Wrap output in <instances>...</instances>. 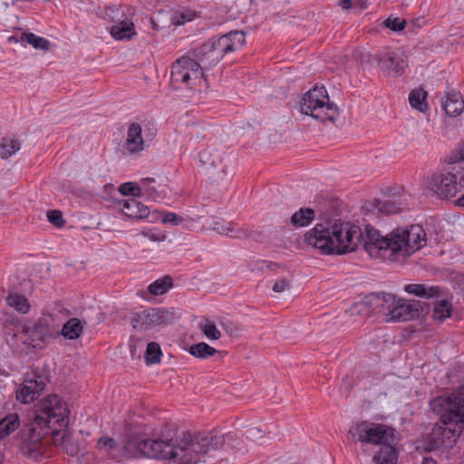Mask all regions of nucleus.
Masks as SVG:
<instances>
[{
  "label": "nucleus",
  "mask_w": 464,
  "mask_h": 464,
  "mask_svg": "<svg viewBox=\"0 0 464 464\" xmlns=\"http://www.w3.org/2000/svg\"><path fill=\"white\" fill-rule=\"evenodd\" d=\"M277 267H278V265L274 262L266 261V260H257L254 264L253 270L264 272L265 270L270 269V270L274 271Z\"/></svg>",
  "instance_id": "nucleus-48"
},
{
  "label": "nucleus",
  "mask_w": 464,
  "mask_h": 464,
  "mask_svg": "<svg viewBox=\"0 0 464 464\" xmlns=\"http://www.w3.org/2000/svg\"><path fill=\"white\" fill-rule=\"evenodd\" d=\"M180 17V20L179 21V24H184L186 23L187 21H190L191 19L189 17H188L186 14H180L179 15Z\"/></svg>",
  "instance_id": "nucleus-55"
},
{
  "label": "nucleus",
  "mask_w": 464,
  "mask_h": 464,
  "mask_svg": "<svg viewBox=\"0 0 464 464\" xmlns=\"http://www.w3.org/2000/svg\"><path fill=\"white\" fill-rule=\"evenodd\" d=\"M452 169L457 179V187H459L458 190L460 192L464 188V168H459L457 169L456 167H452Z\"/></svg>",
  "instance_id": "nucleus-50"
},
{
  "label": "nucleus",
  "mask_w": 464,
  "mask_h": 464,
  "mask_svg": "<svg viewBox=\"0 0 464 464\" xmlns=\"http://www.w3.org/2000/svg\"><path fill=\"white\" fill-rule=\"evenodd\" d=\"M97 447L99 448V450H106L112 454V451L117 449L118 444L116 440L112 438L101 437L98 440Z\"/></svg>",
  "instance_id": "nucleus-45"
},
{
  "label": "nucleus",
  "mask_w": 464,
  "mask_h": 464,
  "mask_svg": "<svg viewBox=\"0 0 464 464\" xmlns=\"http://www.w3.org/2000/svg\"><path fill=\"white\" fill-rule=\"evenodd\" d=\"M191 58L200 63L203 72L205 70H210L220 62L217 57L215 51H213L212 46H210L208 42L202 44L197 48H194L191 52Z\"/></svg>",
  "instance_id": "nucleus-18"
},
{
  "label": "nucleus",
  "mask_w": 464,
  "mask_h": 464,
  "mask_svg": "<svg viewBox=\"0 0 464 464\" xmlns=\"http://www.w3.org/2000/svg\"><path fill=\"white\" fill-rule=\"evenodd\" d=\"M456 204L459 207H464V194L456 200Z\"/></svg>",
  "instance_id": "nucleus-57"
},
{
  "label": "nucleus",
  "mask_w": 464,
  "mask_h": 464,
  "mask_svg": "<svg viewBox=\"0 0 464 464\" xmlns=\"http://www.w3.org/2000/svg\"><path fill=\"white\" fill-rule=\"evenodd\" d=\"M6 303L22 314H26L30 309L28 300L24 295L16 293L9 294L6 297Z\"/></svg>",
  "instance_id": "nucleus-38"
},
{
  "label": "nucleus",
  "mask_w": 464,
  "mask_h": 464,
  "mask_svg": "<svg viewBox=\"0 0 464 464\" xmlns=\"http://www.w3.org/2000/svg\"><path fill=\"white\" fill-rule=\"evenodd\" d=\"M211 229L220 235H226L234 238H245L248 237V233L242 227H237L234 222H227L225 220H216L211 225Z\"/></svg>",
  "instance_id": "nucleus-23"
},
{
  "label": "nucleus",
  "mask_w": 464,
  "mask_h": 464,
  "mask_svg": "<svg viewBox=\"0 0 464 464\" xmlns=\"http://www.w3.org/2000/svg\"><path fill=\"white\" fill-rule=\"evenodd\" d=\"M428 92L423 88L413 89L409 94L411 106L420 111L425 112L428 110L427 102Z\"/></svg>",
  "instance_id": "nucleus-30"
},
{
  "label": "nucleus",
  "mask_w": 464,
  "mask_h": 464,
  "mask_svg": "<svg viewBox=\"0 0 464 464\" xmlns=\"http://www.w3.org/2000/svg\"><path fill=\"white\" fill-rule=\"evenodd\" d=\"M125 148L130 154L140 153L144 149V140L142 138V130L139 123L133 122L128 128Z\"/></svg>",
  "instance_id": "nucleus-20"
},
{
  "label": "nucleus",
  "mask_w": 464,
  "mask_h": 464,
  "mask_svg": "<svg viewBox=\"0 0 464 464\" xmlns=\"http://www.w3.org/2000/svg\"><path fill=\"white\" fill-rule=\"evenodd\" d=\"M225 442L222 435L167 430L157 439H144L138 434L128 436L123 444L124 455L129 458L148 457L171 459L175 464H198L204 461L209 450H216Z\"/></svg>",
  "instance_id": "nucleus-1"
},
{
  "label": "nucleus",
  "mask_w": 464,
  "mask_h": 464,
  "mask_svg": "<svg viewBox=\"0 0 464 464\" xmlns=\"http://www.w3.org/2000/svg\"><path fill=\"white\" fill-rule=\"evenodd\" d=\"M408 207L406 195L400 192L390 194L388 198L383 201L374 198L366 206L369 211L385 216L400 213L407 209Z\"/></svg>",
  "instance_id": "nucleus-16"
},
{
  "label": "nucleus",
  "mask_w": 464,
  "mask_h": 464,
  "mask_svg": "<svg viewBox=\"0 0 464 464\" xmlns=\"http://www.w3.org/2000/svg\"><path fill=\"white\" fill-rule=\"evenodd\" d=\"M441 105L447 115L456 117L464 110V100L459 92L450 91L441 101Z\"/></svg>",
  "instance_id": "nucleus-21"
},
{
  "label": "nucleus",
  "mask_w": 464,
  "mask_h": 464,
  "mask_svg": "<svg viewBox=\"0 0 464 464\" xmlns=\"http://www.w3.org/2000/svg\"><path fill=\"white\" fill-rule=\"evenodd\" d=\"M406 21L404 19H401L398 17H389L384 22L383 24L385 27L394 31V32H400L403 30L406 26Z\"/></svg>",
  "instance_id": "nucleus-44"
},
{
  "label": "nucleus",
  "mask_w": 464,
  "mask_h": 464,
  "mask_svg": "<svg viewBox=\"0 0 464 464\" xmlns=\"http://www.w3.org/2000/svg\"><path fill=\"white\" fill-rule=\"evenodd\" d=\"M85 324V320L70 318L63 324L62 329L58 330V335H63L67 340H76L82 334Z\"/></svg>",
  "instance_id": "nucleus-24"
},
{
  "label": "nucleus",
  "mask_w": 464,
  "mask_h": 464,
  "mask_svg": "<svg viewBox=\"0 0 464 464\" xmlns=\"http://www.w3.org/2000/svg\"><path fill=\"white\" fill-rule=\"evenodd\" d=\"M256 432L259 433L260 432V430L256 429V428H251L247 430V433L250 435V436H256Z\"/></svg>",
  "instance_id": "nucleus-56"
},
{
  "label": "nucleus",
  "mask_w": 464,
  "mask_h": 464,
  "mask_svg": "<svg viewBox=\"0 0 464 464\" xmlns=\"http://www.w3.org/2000/svg\"><path fill=\"white\" fill-rule=\"evenodd\" d=\"M20 426L19 416L15 413L9 414L0 420V440L10 435Z\"/></svg>",
  "instance_id": "nucleus-32"
},
{
  "label": "nucleus",
  "mask_w": 464,
  "mask_h": 464,
  "mask_svg": "<svg viewBox=\"0 0 464 464\" xmlns=\"http://www.w3.org/2000/svg\"><path fill=\"white\" fill-rule=\"evenodd\" d=\"M314 210L310 208H301L291 217V224L295 227L308 226L314 219Z\"/></svg>",
  "instance_id": "nucleus-31"
},
{
  "label": "nucleus",
  "mask_w": 464,
  "mask_h": 464,
  "mask_svg": "<svg viewBox=\"0 0 464 464\" xmlns=\"http://www.w3.org/2000/svg\"><path fill=\"white\" fill-rule=\"evenodd\" d=\"M21 41L31 44L34 49L47 51L50 48L51 43L49 40L38 36L30 32H24L21 34Z\"/></svg>",
  "instance_id": "nucleus-36"
},
{
  "label": "nucleus",
  "mask_w": 464,
  "mask_h": 464,
  "mask_svg": "<svg viewBox=\"0 0 464 464\" xmlns=\"http://www.w3.org/2000/svg\"><path fill=\"white\" fill-rule=\"evenodd\" d=\"M368 6H369V4L365 0H353L352 10L354 13H360L362 10L366 9Z\"/></svg>",
  "instance_id": "nucleus-52"
},
{
  "label": "nucleus",
  "mask_w": 464,
  "mask_h": 464,
  "mask_svg": "<svg viewBox=\"0 0 464 464\" xmlns=\"http://www.w3.org/2000/svg\"><path fill=\"white\" fill-rule=\"evenodd\" d=\"M430 405L441 421L430 433V444L436 449L451 446L464 428V382L450 396L435 397Z\"/></svg>",
  "instance_id": "nucleus-3"
},
{
  "label": "nucleus",
  "mask_w": 464,
  "mask_h": 464,
  "mask_svg": "<svg viewBox=\"0 0 464 464\" xmlns=\"http://www.w3.org/2000/svg\"><path fill=\"white\" fill-rule=\"evenodd\" d=\"M395 444H387L381 448V450L372 457V461L375 464H396L397 452L394 448Z\"/></svg>",
  "instance_id": "nucleus-29"
},
{
  "label": "nucleus",
  "mask_w": 464,
  "mask_h": 464,
  "mask_svg": "<svg viewBox=\"0 0 464 464\" xmlns=\"http://www.w3.org/2000/svg\"><path fill=\"white\" fill-rule=\"evenodd\" d=\"M394 301L387 304V322H406L429 312L427 305L420 301L397 299L395 295Z\"/></svg>",
  "instance_id": "nucleus-11"
},
{
  "label": "nucleus",
  "mask_w": 464,
  "mask_h": 464,
  "mask_svg": "<svg viewBox=\"0 0 464 464\" xmlns=\"http://www.w3.org/2000/svg\"><path fill=\"white\" fill-rule=\"evenodd\" d=\"M209 182L216 186H227L231 180V174L227 171V166L222 162L216 167L208 168L202 171Z\"/></svg>",
  "instance_id": "nucleus-22"
},
{
  "label": "nucleus",
  "mask_w": 464,
  "mask_h": 464,
  "mask_svg": "<svg viewBox=\"0 0 464 464\" xmlns=\"http://www.w3.org/2000/svg\"><path fill=\"white\" fill-rule=\"evenodd\" d=\"M217 353L214 347L206 343H198L189 347V353L197 358L207 359Z\"/></svg>",
  "instance_id": "nucleus-39"
},
{
  "label": "nucleus",
  "mask_w": 464,
  "mask_h": 464,
  "mask_svg": "<svg viewBox=\"0 0 464 464\" xmlns=\"http://www.w3.org/2000/svg\"><path fill=\"white\" fill-rule=\"evenodd\" d=\"M21 143L18 140L12 137H4L0 143V155L3 159H8L18 151Z\"/></svg>",
  "instance_id": "nucleus-34"
},
{
  "label": "nucleus",
  "mask_w": 464,
  "mask_h": 464,
  "mask_svg": "<svg viewBox=\"0 0 464 464\" xmlns=\"http://www.w3.org/2000/svg\"><path fill=\"white\" fill-rule=\"evenodd\" d=\"M204 334L210 340H218L221 334L214 323H207L203 328Z\"/></svg>",
  "instance_id": "nucleus-47"
},
{
  "label": "nucleus",
  "mask_w": 464,
  "mask_h": 464,
  "mask_svg": "<svg viewBox=\"0 0 464 464\" xmlns=\"http://www.w3.org/2000/svg\"><path fill=\"white\" fill-rule=\"evenodd\" d=\"M219 61L227 53L238 51L246 43V35L242 31H230L218 37H211L207 41Z\"/></svg>",
  "instance_id": "nucleus-14"
},
{
  "label": "nucleus",
  "mask_w": 464,
  "mask_h": 464,
  "mask_svg": "<svg viewBox=\"0 0 464 464\" xmlns=\"http://www.w3.org/2000/svg\"><path fill=\"white\" fill-rule=\"evenodd\" d=\"M119 191L124 196H140L141 188L134 182H125L119 188Z\"/></svg>",
  "instance_id": "nucleus-42"
},
{
  "label": "nucleus",
  "mask_w": 464,
  "mask_h": 464,
  "mask_svg": "<svg viewBox=\"0 0 464 464\" xmlns=\"http://www.w3.org/2000/svg\"><path fill=\"white\" fill-rule=\"evenodd\" d=\"M396 430L392 427L382 423L362 420L351 427L349 434L354 440L362 444L387 445L395 444Z\"/></svg>",
  "instance_id": "nucleus-8"
},
{
  "label": "nucleus",
  "mask_w": 464,
  "mask_h": 464,
  "mask_svg": "<svg viewBox=\"0 0 464 464\" xmlns=\"http://www.w3.org/2000/svg\"><path fill=\"white\" fill-rule=\"evenodd\" d=\"M338 5L343 10H352L353 7V0H339Z\"/></svg>",
  "instance_id": "nucleus-53"
},
{
  "label": "nucleus",
  "mask_w": 464,
  "mask_h": 464,
  "mask_svg": "<svg viewBox=\"0 0 464 464\" xmlns=\"http://www.w3.org/2000/svg\"><path fill=\"white\" fill-rule=\"evenodd\" d=\"M24 336L23 342L34 348L42 349L52 339L58 336V329L54 325L52 314H44L34 322L19 326L14 337Z\"/></svg>",
  "instance_id": "nucleus-6"
},
{
  "label": "nucleus",
  "mask_w": 464,
  "mask_h": 464,
  "mask_svg": "<svg viewBox=\"0 0 464 464\" xmlns=\"http://www.w3.org/2000/svg\"><path fill=\"white\" fill-rule=\"evenodd\" d=\"M201 65L189 55L178 58L171 66L170 83L175 89H195L204 78Z\"/></svg>",
  "instance_id": "nucleus-9"
},
{
  "label": "nucleus",
  "mask_w": 464,
  "mask_h": 464,
  "mask_svg": "<svg viewBox=\"0 0 464 464\" xmlns=\"http://www.w3.org/2000/svg\"><path fill=\"white\" fill-rule=\"evenodd\" d=\"M47 382L49 377L44 369L36 368L25 373L24 382L16 392V399L24 404L33 402L41 396Z\"/></svg>",
  "instance_id": "nucleus-12"
},
{
  "label": "nucleus",
  "mask_w": 464,
  "mask_h": 464,
  "mask_svg": "<svg viewBox=\"0 0 464 464\" xmlns=\"http://www.w3.org/2000/svg\"><path fill=\"white\" fill-rule=\"evenodd\" d=\"M394 295L388 293H371L364 297L363 303L372 306L373 310L385 312L388 303H394Z\"/></svg>",
  "instance_id": "nucleus-25"
},
{
  "label": "nucleus",
  "mask_w": 464,
  "mask_h": 464,
  "mask_svg": "<svg viewBox=\"0 0 464 464\" xmlns=\"http://www.w3.org/2000/svg\"><path fill=\"white\" fill-rule=\"evenodd\" d=\"M202 171L223 162L222 153L215 149H205L198 154Z\"/></svg>",
  "instance_id": "nucleus-28"
},
{
  "label": "nucleus",
  "mask_w": 464,
  "mask_h": 464,
  "mask_svg": "<svg viewBox=\"0 0 464 464\" xmlns=\"http://www.w3.org/2000/svg\"><path fill=\"white\" fill-rule=\"evenodd\" d=\"M46 432L38 431L34 425H24L16 435V446L19 452L34 462L41 461L47 456L49 440Z\"/></svg>",
  "instance_id": "nucleus-7"
},
{
  "label": "nucleus",
  "mask_w": 464,
  "mask_h": 464,
  "mask_svg": "<svg viewBox=\"0 0 464 464\" xmlns=\"http://www.w3.org/2000/svg\"><path fill=\"white\" fill-rule=\"evenodd\" d=\"M56 417V412L53 407L46 406L41 414H35L34 425L37 427L38 431L46 432V436L50 433L53 419Z\"/></svg>",
  "instance_id": "nucleus-26"
},
{
  "label": "nucleus",
  "mask_w": 464,
  "mask_h": 464,
  "mask_svg": "<svg viewBox=\"0 0 464 464\" xmlns=\"http://www.w3.org/2000/svg\"><path fill=\"white\" fill-rule=\"evenodd\" d=\"M123 215L130 219H143L149 217L150 208L134 198L120 201Z\"/></svg>",
  "instance_id": "nucleus-19"
},
{
  "label": "nucleus",
  "mask_w": 464,
  "mask_h": 464,
  "mask_svg": "<svg viewBox=\"0 0 464 464\" xmlns=\"http://www.w3.org/2000/svg\"><path fill=\"white\" fill-rule=\"evenodd\" d=\"M404 290L408 294L426 299L438 297L440 295L439 286H428L422 284H409L405 285Z\"/></svg>",
  "instance_id": "nucleus-27"
},
{
  "label": "nucleus",
  "mask_w": 464,
  "mask_h": 464,
  "mask_svg": "<svg viewBox=\"0 0 464 464\" xmlns=\"http://www.w3.org/2000/svg\"><path fill=\"white\" fill-rule=\"evenodd\" d=\"M69 424V419L67 416H60L56 413V417L53 419L52 426L50 430V434L53 437V442L56 443L59 440V435L61 431H65L64 429L67 428Z\"/></svg>",
  "instance_id": "nucleus-40"
},
{
  "label": "nucleus",
  "mask_w": 464,
  "mask_h": 464,
  "mask_svg": "<svg viewBox=\"0 0 464 464\" xmlns=\"http://www.w3.org/2000/svg\"><path fill=\"white\" fill-rule=\"evenodd\" d=\"M426 243V233L419 224L393 229L386 236H382L373 227L366 226L364 249L371 257L401 262Z\"/></svg>",
  "instance_id": "nucleus-2"
},
{
  "label": "nucleus",
  "mask_w": 464,
  "mask_h": 464,
  "mask_svg": "<svg viewBox=\"0 0 464 464\" xmlns=\"http://www.w3.org/2000/svg\"><path fill=\"white\" fill-rule=\"evenodd\" d=\"M430 186L431 190L442 199H449L459 193L457 179L452 169L447 172L434 174L430 181Z\"/></svg>",
  "instance_id": "nucleus-17"
},
{
  "label": "nucleus",
  "mask_w": 464,
  "mask_h": 464,
  "mask_svg": "<svg viewBox=\"0 0 464 464\" xmlns=\"http://www.w3.org/2000/svg\"><path fill=\"white\" fill-rule=\"evenodd\" d=\"M290 286V282L285 278L276 281L273 285V290L276 293H282Z\"/></svg>",
  "instance_id": "nucleus-51"
},
{
  "label": "nucleus",
  "mask_w": 464,
  "mask_h": 464,
  "mask_svg": "<svg viewBox=\"0 0 464 464\" xmlns=\"http://www.w3.org/2000/svg\"><path fill=\"white\" fill-rule=\"evenodd\" d=\"M184 221L183 218L180 216L172 213V212H167L164 214L162 218V222L165 224H170L173 226H179Z\"/></svg>",
  "instance_id": "nucleus-49"
},
{
  "label": "nucleus",
  "mask_w": 464,
  "mask_h": 464,
  "mask_svg": "<svg viewBox=\"0 0 464 464\" xmlns=\"http://www.w3.org/2000/svg\"><path fill=\"white\" fill-rule=\"evenodd\" d=\"M55 444L63 445L66 453L70 456H76L81 451L80 442L74 440L73 436L68 431H64Z\"/></svg>",
  "instance_id": "nucleus-33"
},
{
  "label": "nucleus",
  "mask_w": 464,
  "mask_h": 464,
  "mask_svg": "<svg viewBox=\"0 0 464 464\" xmlns=\"http://www.w3.org/2000/svg\"><path fill=\"white\" fill-rule=\"evenodd\" d=\"M161 354L162 352L159 343L155 342L148 343L145 355L147 363L154 364L160 362Z\"/></svg>",
  "instance_id": "nucleus-41"
},
{
  "label": "nucleus",
  "mask_w": 464,
  "mask_h": 464,
  "mask_svg": "<svg viewBox=\"0 0 464 464\" xmlns=\"http://www.w3.org/2000/svg\"><path fill=\"white\" fill-rule=\"evenodd\" d=\"M372 61L387 75L398 77L408 65L407 56L400 51L384 52L372 56Z\"/></svg>",
  "instance_id": "nucleus-15"
},
{
  "label": "nucleus",
  "mask_w": 464,
  "mask_h": 464,
  "mask_svg": "<svg viewBox=\"0 0 464 464\" xmlns=\"http://www.w3.org/2000/svg\"><path fill=\"white\" fill-rule=\"evenodd\" d=\"M125 9L130 11L126 6L121 5L106 7V15L115 23L110 29L115 40H130L136 34L133 22L125 16Z\"/></svg>",
  "instance_id": "nucleus-13"
},
{
  "label": "nucleus",
  "mask_w": 464,
  "mask_h": 464,
  "mask_svg": "<svg viewBox=\"0 0 464 464\" xmlns=\"http://www.w3.org/2000/svg\"><path fill=\"white\" fill-rule=\"evenodd\" d=\"M459 157L461 160H464V143H463V146L460 148L459 150Z\"/></svg>",
  "instance_id": "nucleus-58"
},
{
  "label": "nucleus",
  "mask_w": 464,
  "mask_h": 464,
  "mask_svg": "<svg viewBox=\"0 0 464 464\" xmlns=\"http://www.w3.org/2000/svg\"><path fill=\"white\" fill-rule=\"evenodd\" d=\"M179 316L180 313L173 307H152L135 313L130 323L134 329L144 331L171 324Z\"/></svg>",
  "instance_id": "nucleus-10"
},
{
  "label": "nucleus",
  "mask_w": 464,
  "mask_h": 464,
  "mask_svg": "<svg viewBox=\"0 0 464 464\" xmlns=\"http://www.w3.org/2000/svg\"><path fill=\"white\" fill-rule=\"evenodd\" d=\"M365 238L360 227L348 222L335 223L331 229L324 224H316L304 235L308 245L325 255H343L354 251Z\"/></svg>",
  "instance_id": "nucleus-4"
},
{
  "label": "nucleus",
  "mask_w": 464,
  "mask_h": 464,
  "mask_svg": "<svg viewBox=\"0 0 464 464\" xmlns=\"http://www.w3.org/2000/svg\"><path fill=\"white\" fill-rule=\"evenodd\" d=\"M452 304L448 300L442 299L435 303L433 307V319L443 323L451 315Z\"/></svg>",
  "instance_id": "nucleus-35"
},
{
  "label": "nucleus",
  "mask_w": 464,
  "mask_h": 464,
  "mask_svg": "<svg viewBox=\"0 0 464 464\" xmlns=\"http://www.w3.org/2000/svg\"><path fill=\"white\" fill-rule=\"evenodd\" d=\"M155 179L153 178H144L140 179V185L146 190L148 196L156 199L160 197L157 188L154 186Z\"/></svg>",
  "instance_id": "nucleus-43"
},
{
  "label": "nucleus",
  "mask_w": 464,
  "mask_h": 464,
  "mask_svg": "<svg viewBox=\"0 0 464 464\" xmlns=\"http://www.w3.org/2000/svg\"><path fill=\"white\" fill-rule=\"evenodd\" d=\"M421 464H437V461L432 458H424Z\"/></svg>",
  "instance_id": "nucleus-54"
},
{
  "label": "nucleus",
  "mask_w": 464,
  "mask_h": 464,
  "mask_svg": "<svg viewBox=\"0 0 464 464\" xmlns=\"http://www.w3.org/2000/svg\"><path fill=\"white\" fill-rule=\"evenodd\" d=\"M173 285V280L169 276L160 278L148 286V290L154 295H163Z\"/></svg>",
  "instance_id": "nucleus-37"
},
{
  "label": "nucleus",
  "mask_w": 464,
  "mask_h": 464,
  "mask_svg": "<svg viewBox=\"0 0 464 464\" xmlns=\"http://www.w3.org/2000/svg\"><path fill=\"white\" fill-rule=\"evenodd\" d=\"M301 112L322 122L334 123L339 116L337 106L330 102L326 89L315 86L304 94L300 102Z\"/></svg>",
  "instance_id": "nucleus-5"
},
{
  "label": "nucleus",
  "mask_w": 464,
  "mask_h": 464,
  "mask_svg": "<svg viewBox=\"0 0 464 464\" xmlns=\"http://www.w3.org/2000/svg\"><path fill=\"white\" fill-rule=\"evenodd\" d=\"M48 220L56 227H62L65 224L63 213L60 210H51L47 214Z\"/></svg>",
  "instance_id": "nucleus-46"
}]
</instances>
